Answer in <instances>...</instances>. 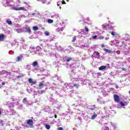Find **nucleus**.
<instances>
[{
    "label": "nucleus",
    "mask_w": 130,
    "mask_h": 130,
    "mask_svg": "<svg viewBox=\"0 0 130 130\" xmlns=\"http://www.w3.org/2000/svg\"><path fill=\"white\" fill-rule=\"evenodd\" d=\"M44 86V84L42 83V82H40L39 84V87H38V89H42Z\"/></svg>",
    "instance_id": "obj_14"
},
{
    "label": "nucleus",
    "mask_w": 130,
    "mask_h": 130,
    "mask_svg": "<svg viewBox=\"0 0 130 130\" xmlns=\"http://www.w3.org/2000/svg\"><path fill=\"white\" fill-rule=\"evenodd\" d=\"M43 46V44H41V46Z\"/></svg>",
    "instance_id": "obj_60"
},
{
    "label": "nucleus",
    "mask_w": 130,
    "mask_h": 130,
    "mask_svg": "<svg viewBox=\"0 0 130 130\" xmlns=\"http://www.w3.org/2000/svg\"><path fill=\"white\" fill-rule=\"evenodd\" d=\"M45 35H46V36H48V35H49V32L45 31Z\"/></svg>",
    "instance_id": "obj_36"
},
{
    "label": "nucleus",
    "mask_w": 130,
    "mask_h": 130,
    "mask_svg": "<svg viewBox=\"0 0 130 130\" xmlns=\"http://www.w3.org/2000/svg\"><path fill=\"white\" fill-rule=\"evenodd\" d=\"M22 58H23V54H21L17 57L16 61H20V60H22Z\"/></svg>",
    "instance_id": "obj_11"
},
{
    "label": "nucleus",
    "mask_w": 130,
    "mask_h": 130,
    "mask_svg": "<svg viewBox=\"0 0 130 130\" xmlns=\"http://www.w3.org/2000/svg\"><path fill=\"white\" fill-rule=\"evenodd\" d=\"M38 64V62L37 61H36L32 63V66L34 68H35V67H36Z\"/></svg>",
    "instance_id": "obj_19"
},
{
    "label": "nucleus",
    "mask_w": 130,
    "mask_h": 130,
    "mask_svg": "<svg viewBox=\"0 0 130 130\" xmlns=\"http://www.w3.org/2000/svg\"><path fill=\"white\" fill-rule=\"evenodd\" d=\"M14 42L15 43H17V45H19V43H18V42H17V40H14Z\"/></svg>",
    "instance_id": "obj_45"
},
{
    "label": "nucleus",
    "mask_w": 130,
    "mask_h": 130,
    "mask_svg": "<svg viewBox=\"0 0 130 130\" xmlns=\"http://www.w3.org/2000/svg\"><path fill=\"white\" fill-rule=\"evenodd\" d=\"M57 49L58 50H59V51H63V49L61 47V46H59L58 47H57Z\"/></svg>",
    "instance_id": "obj_22"
},
{
    "label": "nucleus",
    "mask_w": 130,
    "mask_h": 130,
    "mask_svg": "<svg viewBox=\"0 0 130 130\" xmlns=\"http://www.w3.org/2000/svg\"><path fill=\"white\" fill-rule=\"evenodd\" d=\"M36 49H37V51H39V50H40V49H41V48L40 47H39V46H37L36 47Z\"/></svg>",
    "instance_id": "obj_32"
},
{
    "label": "nucleus",
    "mask_w": 130,
    "mask_h": 130,
    "mask_svg": "<svg viewBox=\"0 0 130 130\" xmlns=\"http://www.w3.org/2000/svg\"><path fill=\"white\" fill-rule=\"evenodd\" d=\"M120 105H121V106H125V105H124V103H123V102H120Z\"/></svg>",
    "instance_id": "obj_33"
},
{
    "label": "nucleus",
    "mask_w": 130,
    "mask_h": 130,
    "mask_svg": "<svg viewBox=\"0 0 130 130\" xmlns=\"http://www.w3.org/2000/svg\"><path fill=\"white\" fill-rule=\"evenodd\" d=\"M27 123L29 124V125H33V120H32V119L27 120Z\"/></svg>",
    "instance_id": "obj_13"
},
{
    "label": "nucleus",
    "mask_w": 130,
    "mask_h": 130,
    "mask_svg": "<svg viewBox=\"0 0 130 130\" xmlns=\"http://www.w3.org/2000/svg\"><path fill=\"white\" fill-rule=\"evenodd\" d=\"M85 31H86V32H89V28H88V27L85 26Z\"/></svg>",
    "instance_id": "obj_37"
},
{
    "label": "nucleus",
    "mask_w": 130,
    "mask_h": 130,
    "mask_svg": "<svg viewBox=\"0 0 130 130\" xmlns=\"http://www.w3.org/2000/svg\"><path fill=\"white\" fill-rule=\"evenodd\" d=\"M51 18H52V19H54V20H55V19H58V18H59V14H56V13H53V15H52L51 16Z\"/></svg>",
    "instance_id": "obj_4"
},
{
    "label": "nucleus",
    "mask_w": 130,
    "mask_h": 130,
    "mask_svg": "<svg viewBox=\"0 0 130 130\" xmlns=\"http://www.w3.org/2000/svg\"><path fill=\"white\" fill-rule=\"evenodd\" d=\"M58 130H63V128L61 127L58 128Z\"/></svg>",
    "instance_id": "obj_46"
},
{
    "label": "nucleus",
    "mask_w": 130,
    "mask_h": 130,
    "mask_svg": "<svg viewBox=\"0 0 130 130\" xmlns=\"http://www.w3.org/2000/svg\"><path fill=\"white\" fill-rule=\"evenodd\" d=\"M37 93H38L39 95H42V94L43 93H45V90H41V91L39 90V91H37Z\"/></svg>",
    "instance_id": "obj_16"
},
{
    "label": "nucleus",
    "mask_w": 130,
    "mask_h": 130,
    "mask_svg": "<svg viewBox=\"0 0 130 130\" xmlns=\"http://www.w3.org/2000/svg\"><path fill=\"white\" fill-rule=\"evenodd\" d=\"M108 69H109V67H107V66H101V67H100L99 68V70L100 71H106V70H108Z\"/></svg>",
    "instance_id": "obj_6"
},
{
    "label": "nucleus",
    "mask_w": 130,
    "mask_h": 130,
    "mask_svg": "<svg viewBox=\"0 0 130 130\" xmlns=\"http://www.w3.org/2000/svg\"><path fill=\"white\" fill-rule=\"evenodd\" d=\"M62 5H66V2H64V0H62V2H61Z\"/></svg>",
    "instance_id": "obj_42"
},
{
    "label": "nucleus",
    "mask_w": 130,
    "mask_h": 130,
    "mask_svg": "<svg viewBox=\"0 0 130 130\" xmlns=\"http://www.w3.org/2000/svg\"><path fill=\"white\" fill-rule=\"evenodd\" d=\"M93 57H95V58H99L100 57V55L99 54V52H94L93 54H92Z\"/></svg>",
    "instance_id": "obj_7"
},
{
    "label": "nucleus",
    "mask_w": 130,
    "mask_h": 130,
    "mask_svg": "<svg viewBox=\"0 0 130 130\" xmlns=\"http://www.w3.org/2000/svg\"><path fill=\"white\" fill-rule=\"evenodd\" d=\"M0 124L2 125L4 124V120H0Z\"/></svg>",
    "instance_id": "obj_41"
},
{
    "label": "nucleus",
    "mask_w": 130,
    "mask_h": 130,
    "mask_svg": "<svg viewBox=\"0 0 130 130\" xmlns=\"http://www.w3.org/2000/svg\"><path fill=\"white\" fill-rule=\"evenodd\" d=\"M31 15L32 16H37V14H36V13H34L31 14Z\"/></svg>",
    "instance_id": "obj_43"
},
{
    "label": "nucleus",
    "mask_w": 130,
    "mask_h": 130,
    "mask_svg": "<svg viewBox=\"0 0 130 130\" xmlns=\"http://www.w3.org/2000/svg\"><path fill=\"white\" fill-rule=\"evenodd\" d=\"M97 117V114L96 113H94L93 115L91 116V119H95Z\"/></svg>",
    "instance_id": "obj_21"
},
{
    "label": "nucleus",
    "mask_w": 130,
    "mask_h": 130,
    "mask_svg": "<svg viewBox=\"0 0 130 130\" xmlns=\"http://www.w3.org/2000/svg\"><path fill=\"white\" fill-rule=\"evenodd\" d=\"M104 51H105L107 53H111V51L110 50H108L106 48L104 49Z\"/></svg>",
    "instance_id": "obj_20"
},
{
    "label": "nucleus",
    "mask_w": 130,
    "mask_h": 130,
    "mask_svg": "<svg viewBox=\"0 0 130 130\" xmlns=\"http://www.w3.org/2000/svg\"><path fill=\"white\" fill-rule=\"evenodd\" d=\"M99 39H104V37H100L99 38Z\"/></svg>",
    "instance_id": "obj_47"
},
{
    "label": "nucleus",
    "mask_w": 130,
    "mask_h": 130,
    "mask_svg": "<svg viewBox=\"0 0 130 130\" xmlns=\"http://www.w3.org/2000/svg\"><path fill=\"white\" fill-rule=\"evenodd\" d=\"M25 30L26 32H28V33H31V29L29 27H25Z\"/></svg>",
    "instance_id": "obj_18"
},
{
    "label": "nucleus",
    "mask_w": 130,
    "mask_h": 130,
    "mask_svg": "<svg viewBox=\"0 0 130 130\" xmlns=\"http://www.w3.org/2000/svg\"><path fill=\"white\" fill-rule=\"evenodd\" d=\"M2 3L5 7H8V6H10L9 5V2L8 1V0H3Z\"/></svg>",
    "instance_id": "obj_9"
},
{
    "label": "nucleus",
    "mask_w": 130,
    "mask_h": 130,
    "mask_svg": "<svg viewBox=\"0 0 130 130\" xmlns=\"http://www.w3.org/2000/svg\"><path fill=\"white\" fill-rule=\"evenodd\" d=\"M45 127L47 128V129H50V125L48 124H46L45 125Z\"/></svg>",
    "instance_id": "obj_27"
},
{
    "label": "nucleus",
    "mask_w": 130,
    "mask_h": 130,
    "mask_svg": "<svg viewBox=\"0 0 130 130\" xmlns=\"http://www.w3.org/2000/svg\"><path fill=\"white\" fill-rule=\"evenodd\" d=\"M73 87H75L76 88H78L80 87V85L75 83H66L64 85V88L66 89L65 91H67V90H68V89H72Z\"/></svg>",
    "instance_id": "obj_1"
},
{
    "label": "nucleus",
    "mask_w": 130,
    "mask_h": 130,
    "mask_svg": "<svg viewBox=\"0 0 130 130\" xmlns=\"http://www.w3.org/2000/svg\"><path fill=\"white\" fill-rule=\"evenodd\" d=\"M22 102L23 103H26V102H27V99L26 98H24L23 100L22 101Z\"/></svg>",
    "instance_id": "obj_34"
},
{
    "label": "nucleus",
    "mask_w": 130,
    "mask_h": 130,
    "mask_svg": "<svg viewBox=\"0 0 130 130\" xmlns=\"http://www.w3.org/2000/svg\"><path fill=\"white\" fill-rule=\"evenodd\" d=\"M54 117H55V118H57V115H55Z\"/></svg>",
    "instance_id": "obj_55"
},
{
    "label": "nucleus",
    "mask_w": 130,
    "mask_h": 130,
    "mask_svg": "<svg viewBox=\"0 0 130 130\" xmlns=\"http://www.w3.org/2000/svg\"><path fill=\"white\" fill-rule=\"evenodd\" d=\"M57 3H58V4H59V5H61V4H62V3H61V2H60V1H59V2H58Z\"/></svg>",
    "instance_id": "obj_51"
},
{
    "label": "nucleus",
    "mask_w": 130,
    "mask_h": 130,
    "mask_svg": "<svg viewBox=\"0 0 130 130\" xmlns=\"http://www.w3.org/2000/svg\"><path fill=\"white\" fill-rule=\"evenodd\" d=\"M6 23H7V24H8V25H12V21L10 20V19L6 20Z\"/></svg>",
    "instance_id": "obj_23"
},
{
    "label": "nucleus",
    "mask_w": 130,
    "mask_h": 130,
    "mask_svg": "<svg viewBox=\"0 0 130 130\" xmlns=\"http://www.w3.org/2000/svg\"><path fill=\"white\" fill-rule=\"evenodd\" d=\"M32 29H33L34 31H37V30H38V27H37V26H34L32 27Z\"/></svg>",
    "instance_id": "obj_28"
},
{
    "label": "nucleus",
    "mask_w": 130,
    "mask_h": 130,
    "mask_svg": "<svg viewBox=\"0 0 130 130\" xmlns=\"http://www.w3.org/2000/svg\"><path fill=\"white\" fill-rule=\"evenodd\" d=\"M105 130H109V128L108 127H107L105 128Z\"/></svg>",
    "instance_id": "obj_50"
},
{
    "label": "nucleus",
    "mask_w": 130,
    "mask_h": 130,
    "mask_svg": "<svg viewBox=\"0 0 130 130\" xmlns=\"http://www.w3.org/2000/svg\"><path fill=\"white\" fill-rule=\"evenodd\" d=\"M26 56H27V57H28L29 55H28V54L26 55Z\"/></svg>",
    "instance_id": "obj_62"
},
{
    "label": "nucleus",
    "mask_w": 130,
    "mask_h": 130,
    "mask_svg": "<svg viewBox=\"0 0 130 130\" xmlns=\"http://www.w3.org/2000/svg\"><path fill=\"white\" fill-rule=\"evenodd\" d=\"M16 31L17 32V33H21V32H22V29L18 28L16 29Z\"/></svg>",
    "instance_id": "obj_30"
},
{
    "label": "nucleus",
    "mask_w": 130,
    "mask_h": 130,
    "mask_svg": "<svg viewBox=\"0 0 130 130\" xmlns=\"http://www.w3.org/2000/svg\"><path fill=\"white\" fill-rule=\"evenodd\" d=\"M5 40V35H0V41H4Z\"/></svg>",
    "instance_id": "obj_17"
},
{
    "label": "nucleus",
    "mask_w": 130,
    "mask_h": 130,
    "mask_svg": "<svg viewBox=\"0 0 130 130\" xmlns=\"http://www.w3.org/2000/svg\"><path fill=\"white\" fill-rule=\"evenodd\" d=\"M24 4H25V5H27V6H28V3H26V2H24Z\"/></svg>",
    "instance_id": "obj_57"
},
{
    "label": "nucleus",
    "mask_w": 130,
    "mask_h": 130,
    "mask_svg": "<svg viewBox=\"0 0 130 130\" xmlns=\"http://www.w3.org/2000/svg\"><path fill=\"white\" fill-rule=\"evenodd\" d=\"M110 123L112 125L113 127H114L115 126V125L112 124V122H111Z\"/></svg>",
    "instance_id": "obj_49"
},
{
    "label": "nucleus",
    "mask_w": 130,
    "mask_h": 130,
    "mask_svg": "<svg viewBox=\"0 0 130 130\" xmlns=\"http://www.w3.org/2000/svg\"><path fill=\"white\" fill-rule=\"evenodd\" d=\"M44 52H47V51H46V50H44Z\"/></svg>",
    "instance_id": "obj_63"
},
{
    "label": "nucleus",
    "mask_w": 130,
    "mask_h": 130,
    "mask_svg": "<svg viewBox=\"0 0 130 130\" xmlns=\"http://www.w3.org/2000/svg\"><path fill=\"white\" fill-rule=\"evenodd\" d=\"M95 108H96V107L95 106H93L92 108H89V110H91V111H93V110H95Z\"/></svg>",
    "instance_id": "obj_29"
},
{
    "label": "nucleus",
    "mask_w": 130,
    "mask_h": 130,
    "mask_svg": "<svg viewBox=\"0 0 130 130\" xmlns=\"http://www.w3.org/2000/svg\"><path fill=\"white\" fill-rule=\"evenodd\" d=\"M83 33H82V35H83V34H85V33H84V31H82Z\"/></svg>",
    "instance_id": "obj_61"
},
{
    "label": "nucleus",
    "mask_w": 130,
    "mask_h": 130,
    "mask_svg": "<svg viewBox=\"0 0 130 130\" xmlns=\"http://www.w3.org/2000/svg\"><path fill=\"white\" fill-rule=\"evenodd\" d=\"M102 47H104V44H102Z\"/></svg>",
    "instance_id": "obj_58"
},
{
    "label": "nucleus",
    "mask_w": 130,
    "mask_h": 130,
    "mask_svg": "<svg viewBox=\"0 0 130 130\" xmlns=\"http://www.w3.org/2000/svg\"><path fill=\"white\" fill-rule=\"evenodd\" d=\"M2 84L3 85H6V82H2Z\"/></svg>",
    "instance_id": "obj_52"
},
{
    "label": "nucleus",
    "mask_w": 130,
    "mask_h": 130,
    "mask_svg": "<svg viewBox=\"0 0 130 130\" xmlns=\"http://www.w3.org/2000/svg\"><path fill=\"white\" fill-rule=\"evenodd\" d=\"M30 53L32 55H34V54H36L37 53V51H30Z\"/></svg>",
    "instance_id": "obj_31"
},
{
    "label": "nucleus",
    "mask_w": 130,
    "mask_h": 130,
    "mask_svg": "<svg viewBox=\"0 0 130 130\" xmlns=\"http://www.w3.org/2000/svg\"><path fill=\"white\" fill-rule=\"evenodd\" d=\"M43 4H45V3L44 2V1H43Z\"/></svg>",
    "instance_id": "obj_64"
},
{
    "label": "nucleus",
    "mask_w": 130,
    "mask_h": 130,
    "mask_svg": "<svg viewBox=\"0 0 130 130\" xmlns=\"http://www.w3.org/2000/svg\"><path fill=\"white\" fill-rule=\"evenodd\" d=\"M111 34L113 36H116V35H117V33H116V32L115 31H111Z\"/></svg>",
    "instance_id": "obj_24"
},
{
    "label": "nucleus",
    "mask_w": 130,
    "mask_h": 130,
    "mask_svg": "<svg viewBox=\"0 0 130 130\" xmlns=\"http://www.w3.org/2000/svg\"><path fill=\"white\" fill-rule=\"evenodd\" d=\"M52 80H53V81H58V82H61V78H60V77H58V76H57V75H55L54 76L52 77Z\"/></svg>",
    "instance_id": "obj_3"
},
{
    "label": "nucleus",
    "mask_w": 130,
    "mask_h": 130,
    "mask_svg": "<svg viewBox=\"0 0 130 130\" xmlns=\"http://www.w3.org/2000/svg\"><path fill=\"white\" fill-rule=\"evenodd\" d=\"M114 101L116 102H119V96H118V95L117 94H114Z\"/></svg>",
    "instance_id": "obj_8"
},
{
    "label": "nucleus",
    "mask_w": 130,
    "mask_h": 130,
    "mask_svg": "<svg viewBox=\"0 0 130 130\" xmlns=\"http://www.w3.org/2000/svg\"><path fill=\"white\" fill-rule=\"evenodd\" d=\"M8 112H11V111H10V110H7Z\"/></svg>",
    "instance_id": "obj_59"
},
{
    "label": "nucleus",
    "mask_w": 130,
    "mask_h": 130,
    "mask_svg": "<svg viewBox=\"0 0 130 130\" xmlns=\"http://www.w3.org/2000/svg\"><path fill=\"white\" fill-rule=\"evenodd\" d=\"M57 6H58V7H59V6H60V5H59V4H58V2L57 3Z\"/></svg>",
    "instance_id": "obj_56"
},
{
    "label": "nucleus",
    "mask_w": 130,
    "mask_h": 130,
    "mask_svg": "<svg viewBox=\"0 0 130 130\" xmlns=\"http://www.w3.org/2000/svg\"><path fill=\"white\" fill-rule=\"evenodd\" d=\"M78 81H81V82H84V79H81V78H79V79H77Z\"/></svg>",
    "instance_id": "obj_40"
},
{
    "label": "nucleus",
    "mask_w": 130,
    "mask_h": 130,
    "mask_svg": "<svg viewBox=\"0 0 130 130\" xmlns=\"http://www.w3.org/2000/svg\"><path fill=\"white\" fill-rule=\"evenodd\" d=\"M91 38H92V39H96V38H97V36H92Z\"/></svg>",
    "instance_id": "obj_38"
},
{
    "label": "nucleus",
    "mask_w": 130,
    "mask_h": 130,
    "mask_svg": "<svg viewBox=\"0 0 130 130\" xmlns=\"http://www.w3.org/2000/svg\"><path fill=\"white\" fill-rule=\"evenodd\" d=\"M76 40H77V36H74L72 40V42L74 43L76 42Z\"/></svg>",
    "instance_id": "obj_25"
},
{
    "label": "nucleus",
    "mask_w": 130,
    "mask_h": 130,
    "mask_svg": "<svg viewBox=\"0 0 130 130\" xmlns=\"http://www.w3.org/2000/svg\"><path fill=\"white\" fill-rule=\"evenodd\" d=\"M20 41L21 42H24L25 41V39L24 38H22L21 40H20Z\"/></svg>",
    "instance_id": "obj_44"
},
{
    "label": "nucleus",
    "mask_w": 130,
    "mask_h": 130,
    "mask_svg": "<svg viewBox=\"0 0 130 130\" xmlns=\"http://www.w3.org/2000/svg\"><path fill=\"white\" fill-rule=\"evenodd\" d=\"M28 82H29V83H30V84H31V85H36L37 82L36 81H33V79L29 78L28 79Z\"/></svg>",
    "instance_id": "obj_10"
},
{
    "label": "nucleus",
    "mask_w": 130,
    "mask_h": 130,
    "mask_svg": "<svg viewBox=\"0 0 130 130\" xmlns=\"http://www.w3.org/2000/svg\"><path fill=\"white\" fill-rule=\"evenodd\" d=\"M48 23H49V24H52V23H53V20L48 19Z\"/></svg>",
    "instance_id": "obj_26"
},
{
    "label": "nucleus",
    "mask_w": 130,
    "mask_h": 130,
    "mask_svg": "<svg viewBox=\"0 0 130 130\" xmlns=\"http://www.w3.org/2000/svg\"><path fill=\"white\" fill-rule=\"evenodd\" d=\"M39 55H42V56H43V55H44V54L40 53L39 54Z\"/></svg>",
    "instance_id": "obj_48"
},
{
    "label": "nucleus",
    "mask_w": 130,
    "mask_h": 130,
    "mask_svg": "<svg viewBox=\"0 0 130 130\" xmlns=\"http://www.w3.org/2000/svg\"><path fill=\"white\" fill-rule=\"evenodd\" d=\"M106 26H104V27H103V30H104V29H105V28H106Z\"/></svg>",
    "instance_id": "obj_53"
},
{
    "label": "nucleus",
    "mask_w": 130,
    "mask_h": 130,
    "mask_svg": "<svg viewBox=\"0 0 130 130\" xmlns=\"http://www.w3.org/2000/svg\"><path fill=\"white\" fill-rule=\"evenodd\" d=\"M52 90H53L54 91V92H55L56 94L59 95V88L55 87V83L53 84Z\"/></svg>",
    "instance_id": "obj_2"
},
{
    "label": "nucleus",
    "mask_w": 130,
    "mask_h": 130,
    "mask_svg": "<svg viewBox=\"0 0 130 130\" xmlns=\"http://www.w3.org/2000/svg\"><path fill=\"white\" fill-rule=\"evenodd\" d=\"M16 11H26V9H25V8L24 7H18V8H15Z\"/></svg>",
    "instance_id": "obj_12"
},
{
    "label": "nucleus",
    "mask_w": 130,
    "mask_h": 130,
    "mask_svg": "<svg viewBox=\"0 0 130 130\" xmlns=\"http://www.w3.org/2000/svg\"><path fill=\"white\" fill-rule=\"evenodd\" d=\"M27 92H28V93H29V94L31 93V92H32V90H31V89H26Z\"/></svg>",
    "instance_id": "obj_35"
},
{
    "label": "nucleus",
    "mask_w": 130,
    "mask_h": 130,
    "mask_svg": "<svg viewBox=\"0 0 130 130\" xmlns=\"http://www.w3.org/2000/svg\"><path fill=\"white\" fill-rule=\"evenodd\" d=\"M23 126H25L26 127H27L28 126L27 123H24V124H23Z\"/></svg>",
    "instance_id": "obj_39"
},
{
    "label": "nucleus",
    "mask_w": 130,
    "mask_h": 130,
    "mask_svg": "<svg viewBox=\"0 0 130 130\" xmlns=\"http://www.w3.org/2000/svg\"><path fill=\"white\" fill-rule=\"evenodd\" d=\"M24 77V75L20 74L19 75L15 76L16 79H22Z\"/></svg>",
    "instance_id": "obj_15"
},
{
    "label": "nucleus",
    "mask_w": 130,
    "mask_h": 130,
    "mask_svg": "<svg viewBox=\"0 0 130 130\" xmlns=\"http://www.w3.org/2000/svg\"><path fill=\"white\" fill-rule=\"evenodd\" d=\"M109 40V38H105V40Z\"/></svg>",
    "instance_id": "obj_54"
},
{
    "label": "nucleus",
    "mask_w": 130,
    "mask_h": 130,
    "mask_svg": "<svg viewBox=\"0 0 130 130\" xmlns=\"http://www.w3.org/2000/svg\"><path fill=\"white\" fill-rule=\"evenodd\" d=\"M63 61H67V62H69L71 60H73V59L71 57H69L67 56H65L63 57Z\"/></svg>",
    "instance_id": "obj_5"
}]
</instances>
